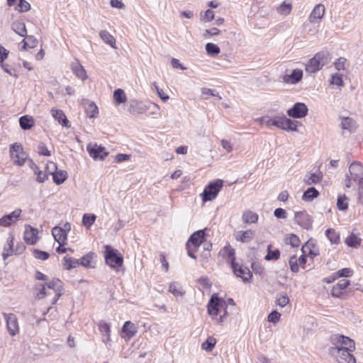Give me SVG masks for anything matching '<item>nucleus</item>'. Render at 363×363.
Returning a JSON list of instances; mask_svg holds the SVG:
<instances>
[{
    "label": "nucleus",
    "instance_id": "1",
    "mask_svg": "<svg viewBox=\"0 0 363 363\" xmlns=\"http://www.w3.org/2000/svg\"><path fill=\"white\" fill-rule=\"evenodd\" d=\"M357 182L359 201L363 206V164L359 162H354L349 167V174L345 176V186L350 188Z\"/></svg>",
    "mask_w": 363,
    "mask_h": 363
},
{
    "label": "nucleus",
    "instance_id": "2",
    "mask_svg": "<svg viewBox=\"0 0 363 363\" xmlns=\"http://www.w3.org/2000/svg\"><path fill=\"white\" fill-rule=\"evenodd\" d=\"M207 308L208 314L212 319L216 320V323L220 324L223 322L224 317L227 313V306L222 298H218L216 294H213Z\"/></svg>",
    "mask_w": 363,
    "mask_h": 363
},
{
    "label": "nucleus",
    "instance_id": "3",
    "mask_svg": "<svg viewBox=\"0 0 363 363\" xmlns=\"http://www.w3.org/2000/svg\"><path fill=\"white\" fill-rule=\"evenodd\" d=\"M105 260L108 265L112 268L122 266L123 257L117 250L112 249L109 245L105 246Z\"/></svg>",
    "mask_w": 363,
    "mask_h": 363
},
{
    "label": "nucleus",
    "instance_id": "4",
    "mask_svg": "<svg viewBox=\"0 0 363 363\" xmlns=\"http://www.w3.org/2000/svg\"><path fill=\"white\" fill-rule=\"evenodd\" d=\"M352 350L330 347L329 353L338 363H356L354 357L350 353Z\"/></svg>",
    "mask_w": 363,
    "mask_h": 363
},
{
    "label": "nucleus",
    "instance_id": "5",
    "mask_svg": "<svg viewBox=\"0 0 363 363\" xmlns=\"http://www.w3.org/2000/svg\"><path fill=\"white\" fill-rule=\"evenodd\" d=\"M274 126L286 131H297V127L300 123L297 121L289 119L285 116H273Z\"/></svg>",
    "mask_w": 363,
    "mask_h": 363
},
{
    "label": "nucleus",
    "instance_id": "6",
    "mask_svg": "<svg viewBox=\"0 0 363 363\" xmlns=\"http://www.w3.org/2000/svg\"><path fill=\"white\" fill-rule=\"evenodd\" d=\"M223 185V182L221 179L211 182L203 190L202 194L203 201L205 202L214 199L222 189Z\"/></svg>",
    "mask_w": 363,
    "mask_h": 363
},
{
    "label": "nucleus",
    "instance_id": "7",
    "mask_svg": "<svg viewBox=\"0 0 363 363\" xmlns=\"http://www.w3.org/2000/svg\"><path fill=\"white\" fill-rule=\"evenodd\" d=\"M11 157L16 164L23 166L27 159L26 152H23L21 145L14 143L10 147Z\"/></svg>",
    "mask_w": 363,
    "mask_h": 363
},
{
    "label": "nucleus",
    "instance_id": "8",
    "mask_svg": "<svg viewBox=\"0 0 363 363\" xmlns=\"http://www.w3.org/2000/svg\"><path fill=\"white\" fill-rule=\"evenodd\" d=\"M333 347L344 350H354V342L348 337L340 335H335L332 337Z\"/></svg>",
    "mask_w": 363,
    "mask_h": 363
},
{
    "label": "nucleus",
    "instance_id": "9",
    "mask_svg": "<svg viewBox=\"0 0 363 363\" xmlns=\"http://www.w3.org/2000/svg\"><path fill=\"white\" fill-rule=\"evenodd\" d=\"M47 169L50 174L52 175V179L56 184H62L67 177V173L65 170H57L55 163L50 162L47 164Z\"/></svg>",
    "mask_w": 363,
    "mask_h": 363
},
{
    "label": "nucleus",
    "instance_id": "10",
    "mask_svg": "<svg viewBox=\"0 0 363 363\" xmlns=\"http://www.w3.org/2000/svg\"><path fill=\"white\" fill-rule=\"evenodd\" d=\"M2 315L6 322V328L11 336H15L19 333L18 318L14 313H2Z\"/></svg>",
    "mask_w": 363,
    "mask_h": 363
},
{
    "label": "nucleus",
    "instance_id": "11",
    "mask_svg": "<svg viewBox=\"0 0 363 363\" xmlns=\"http://www.w3.org/2000/svg\"><path fill=\"white\" fill-rule=\"evenodd\" d=\"M231 267L236 277H240L245 283L250 281L252 277V274L247 267L233 262Z\"/></svg>",
    "mask_w": 363,
    "mask_h": 363
},
{
    "label": "nucleus",
    "instance_id": "12",
    "mask_svg": "<svg viewBox=\"0 0 363 363\" xmlns=\"http://www.w3.org/2000/svg\"><path fill=\"white\" fill-rule=\"evenodd\" d=\"M86 149L89 155L94 160H103L108 155V152L104 147L98 145L96 143L89 144Z\"/></svg>",
    "mask_w": 363,
    "mask_h": 363
},
{
    "label": "nucleus",
    "instance_id": "13",
    "mask_svg": "<svg viewBox=\"0 0 363 363\" xmlns=\"http://www.w3.org/2000/svg\"><path fill=\"white\" fill-rule=\"evenodd\" d=\"M308 111V109L305 104L297 102L287 111V114L294 118H301L307 115Z\"/></svg>",
    "mask_w": 363,
    "mask_h": 363
},
{
    "label": "nucleus",
    "instance_id": "14",
    "mask_svg": "<svg viewBox=\"0 0 363 363\" xmlns=\"http://www.w3.org/2000/svg\"><path fill=\"white\" fill-rule=\"evenodd\" d=\"M22 213L21 208H16L11 213L0 218V226L9 227L15 224L20 218Z\"/></svg>",
    "mask_w": 363,
    "mask_h": 363
},
{
    "label": "nucleus",
    "instance_id": "15",
    "mask_svg": "<svg viewBox=\"0 0 363 363\" xmlns=\"http://www.w3.org/2000/svg\"><path fill=\"white\" fill-rule=\"evenodd\" d=\"M295 221L297 224L306 230H308L312 227L313 220L306 212H296L295 213Z\"/></svg>",
    "mask_w": 363,
    "mask_h": 363
},
{
    "label": "nucleus",
    "instance_id": "16",
    "mask_svg": "<svg viewBox=\"0 0 363 363\" xmlns=\"http://www.w3.org/2000/svg\"><path fill=\"white\" fill-rule=\"evenodd\" d=\"M38 230L30 225H25L24 241L28 245H34L38 240Z\"/></svg>",
    "mask_w": 363,
    "mask_h": 363
},
{
    "label": "nucleus",
    "instance_id": "17",
    "mask_svg": "<svg viewBox=\"0 0 363 363\" xmlns=\"http://www.w3.org/2000/svg\"><path fill=\"white\" fill-rule=\"evenodd\" d=\"M149 109V107L142 101L130 100L128 111L131 114H143Z\"/></svg>",
    "mask_w": 363,
    "mask_h": 363
},
{
    "label": "nucleus",
    "instance_id": "18",
    "mask_svg": "<svg viewBox=\"0 0 363 363\" xmlns=\"http://www.w3.org/2000/svg\"><path fill=\"white\" fill-rule=\"evenodd\" d=\"M325 11V6L322 4H317L308 17L310 23H318L323 17Z\"/></svg>",
    "mask_w": 363,
    "mask_h": 363
},
{
    "label": "nucleus",
    "instance_id": "19",
    "mask_svg": "<svg viewBox=\"0 0 363 363\" xmlns=\"http://www.w3.org/2000/svg\"><path fill=\"white\" fill-rule=\"evenodd\" d=\"M303 77V71L299 69H295L290 74H285L283 77V82L286 84H295L300 82Z\"/></svg>",
    "mask_w": 363,
    "mask_h": 363
},
{
    "label": "nucleus",
    "instance_id": "20",
    "mask_svg": "<svg viewBox=\"0 0 363 363\" xmlns=\"http://www.w3.org/2000/svg\"><path fill=\"white\" fill-rule=\"evenodd\" d=\"M138 332L136 326L130 321L125 322L122 327V337L125 340H130Z\"/></svg>",
    "mask_w": 363,
    "mask_h": 363
},
{
    "label": "nucleus",
    "instance_id": "21",
    "mask_svg": "<svg viewBox=\"0 0 363 363\" xmlns=\"http://www.w3.org/2000/svg\"><path fill=\"white\" fill-rule=\"evenodd\" d=\"M204 230H197L191 235L186 243H189L195 249H198L204 240Z\"/></svg>",
    "mask_w": 363,
    "mask_h": 363
},
{
    "label": "nucleus",
    "instance_id": "22",
    "mask_svg": "<svg viewBox=\"0 0 363 363\" xmlns=\"http://www.w3.org/2000/svg\"><path fill=\"white\" fill-rule=\"evenodd\" d=\"M71 69L76 77L82 81L87 78L86 72L84 67L79 63L78 60L72 63Z\"/></svg>",
    "mask_w": 363,
    "mask_h": 363
},
{
    "label": "nucleus",
    "instance_id": "23",
    "mask_svg": "<svg viewBox=\"0 0 363 363\" xmlns=\"http://www.w3.org/2000/svg\"><path fill=\"white\" fill-rule=\"evenodd\" d=\"M52 234L55 241H57L60 245H64L66 244L67 235V233H64L63 230H61V227H54L52 229Z\"/></svg>",
    "mask_w": 363,
    "mask_h": 363
},
{
    "label": "nucleus",
    "instance_id": "24",
    "mask_svg": "<svg viewBox=\"0 0 363 363\" xmlns=\"http://www.w3.org/2000/svg\"><path fill=\"white\" fill-rule=\"evenodd\" d=\"M255 233L253 230H247L245 231H238L235 233V238L236 240L241 241L242 242H248L253 239Z\"/></svg>",
    "mask_w": 363,
    "mask_h": 363
},
{
    "label": "nucleus",
    "instance_id": "25",
    "mask_svg": "<svg viewBox=\"0 0 363 363\" xmlns=\"http://www.w3.org/2000/svg\"><path fill=\"white\" fill-rule=\"evenodd\" d=\"M321 69L322 67L320 66V62L316 58V55H315L313 58L309 60V61L306 65L305 67L306 71L310 74L315 73Z\"/></svg>",
    "mask_w": 363,
    "mask_h": 363
},
{
    "label": "nucleus",
    "instance_id": "26",
    "mask_svg": "<svg viewBox=\"0 0 363 363\" xmlns=\"http://www.w3.org/2000/svg\"><path fill=\"white\" fill-rule=\"evenodd\" d=\"M362 239L359 238V234L352 231L351 234L345 238V243L350 247L357 248L361 245Z\"/></svg>",
    "mask_w": 363,
    "mask_h": 363
},
{
    "label": "nucleus",
    "instance_id": "27",
    "mask_svg": "<svg viewBox=\"0 0 363 363\" xmlns=\"http://www.w3.org/2000/svg\"><path fill=\"white\" fill-rule=\"evenodd\" d=\"M84 109L86 114L89 118H95L98 113V107L96 105L90 101H85L84 102Z\"/></svg>",
    "mask_w": 363,
    "mask_h": 363
},
{
    "label": "nucleus",
    "instance_id": "28",
    "mask_svg": "<svg viewBox=\"0 0 363 363\" xmlns=\"http://www.w3.org/2000/svg\"><path fill=\"white\" fill-rule=\"evenodd\" d=\"M11 29L18 35L21 37H25L27 35V30L26 25L21 21H16L11 24Z\"/></svg>",
    "mask_w": 363,
    "mask_h": 363
},
{
    "label": "nucleus",
    "instance_id": "29",
    "mask_svg": "<svg viewBox=\"0 0 363 363\" xmlns=\"http://www.w3.org/2000/svg\"><path fill=\"white\" fill-rule=\"evenodd\" d=\"M51 114L62 126H67L68 120L62 110L52 108Z\"/></svg>",
    "mask_w": 363,
    "mask_h": 363
},
{
    "label": "nucleus",
    "instance_id": "30",
    "mask_svg": "<svg viewBox=\"0 0 363 363\" xmlns=\"http://www.w3.org/2000/svg\"><path fill=\"white\" fill-rule=\"evenodd\" d=\"M316 55V58L320 62V66L323 67L324 65H328L332 60L331 55L327 50H322Z\"/></svg>",
    "mask_w": 363,
    "mask_h": 363
},
{
    "label": "nucleus",
    "instance_id": "31",
    "mask_svg": "<svg viewBox=\"0 0 363 363\" xmlns=\"http://www.w3.org/2000/svg\"><path fill=\"white\" fill-rule=\"evenodd\" d=\"M169 292L172 293L175 297L183 296L185 291L182 286L177 282H172L169 286Z\"/></svg>",
    "mask_w": 363,
    "mask_h": 363
},
{
    "label": "nucleus",
    "instance_id": "32",
    "mask_svg": "<svg viewBox=\"0 0 363 363\" xmlns=\"http://www.w3.org/2000/svg\"><path fill=\"white\" fill-rule=\"evenodd\" d=\"M113 97L116 105L125 103L127 100L126 94L122 89H116L113 91Z\"/></svg>",
    "mask_w": 363,
    "mask_h": 363
},
{
    "label": "nucleus",
    "instance_id": "33",
    "mask_svg": "<svg viewBox=\"0 0 363 363\" xmlns=\"http://www.w3.org/2000/svg\"><path fill=\"white\" fill-rule=\"evenodd\" d=\"M100 38L106 44L109 45L113 48H116V39L113 35H111L106 30H101L99 33Z\"/></svg>",
    "mask_w": 363,
    "mask_h": 363
},
{
    "label": "nucleus",
    "instance_id": "34",
    "mask_svg": "<svg viewBox=\"0 0 363 363\" xmlns=\"http://www.w3.org/2000/svg\"><path fill=\"white\" fill-rule=\"evenodd\" d=\"M341 127L344 130L352 132L355 129L356 123L355 121L350 117H342L341 118Z\"/></svg>",
    "mask_w": 363,
    "mask_h": 363
},
{
    "label": "nucleus",
    "instance_id": "35",
    "mask_svg": "<svg viewBox=\"0 0 363 363\" xmlns=\"http://www.w3.org/2000/svg\"><path fill=\"white\" fill-rule=\"evenodd\" d=\"M242 220L245 223H255L258 220V215L251 211H245L242 213Z\"/></svg>",
    "mask_w": 363,
    "mask_h": 363
},
{
    "label": "nucleus",
    "instance_id": "36",
    "mask_svg": "<svg viewBox=\"0 0 363 363\" xmlns=\"http://www.w3.org/2000/svg\"><path fill=\"white\" fill-rule=\"evenodd\" d=\"M21 49L25 50L26 48H33L38 45V40L33 35H27L26 39L23 40Z\"/></svg>",
    "mask_w": 363,
    "mask_h": 363
},
{
    "label": "nucleus",
    "instance_id": "37",
    "mask_svg": "<svg viewBox=\"0 0 363 363\" xmlns=\"http://www.w3.org/2000/svg\"><path fill=\"white\" fill-rule=\"evenodd\" d=\"M99 328L100 332L104 335V336H106V338L103 339V341L105 343H107L110 340V324L106 323V322H100L99 324Z\"/></svg>",
    "mask_w": 363,
    "mask_h": 363
},
{
    "label": "nucleus",
    "instance_id": "38",
    "mask_svg": "<svg viewBox=\"0 0 363 363\" xmlns=\"http://www.w3.org/2000/svg\"><path fill=\"white\" fill-rule=\"evenodd\" d=\"M20 126L23 130L30 129L33 125L34 121L31 116H21L19 119Z\"/></svg>",
    "mask_w": 363,
    "mask_h": 363
},
{
    "label": "nucleus",
    "instance_id": "39",
    "mask_svg": "<svg viewBox=\"0 0 363 363\" xmlns=\"http://www.w3.org/2000/svg\"><path fill=\"white\" fill-rule=\"evenodd\" d=\"M325 235L331 244H338L340 242V234L333 228H328L325 231Z\"/></svg>",
    "mask_w": 363,
    "mask_h": 363
},
{
    "label": "nucleus",
    "instance_id": "40",
    "mask_svg": "<svg viewBox=\"0 0 363 363\" xmlns=\"http://www.w3.org/2000/svg\"><path fill=\"white\" fill-rule=\"evenodd\" d=\"M319 192L314 187L308 188L303 194L302 199L306 201H311L318 197Z\"/></svg>",
    "mask_w": 363,
    "mask_h": 363
},
{
    "label": "nucleus",
    "instance_id": "41",
    "mask_svg": "<svg viewBox=\"0 0 363 363\" xmlns=\"http://www.w3.org/2000/svg\"><path fill=\"white\" fill-rule=\"evenodd\" d=\"M64 268L69 270L77 267L79 264V260L70 257L65 256L64 257Z\"/></svg>",
    "mask_w": 363,
    "mask_h": 363
},
{
    "label": "nucleus",
    "instance_id": "42",
    "mask_svg": "<svg viewBox=\"0 0 363 363\" xmlns=\"http://www.w3.org/2000/svg\"><path fill=\"white\" fill-rule=\"evenodd\" d=\"M322 176L319 173H310L306 176V178L304 179V182L307 185H312L319 182Z\"/></svg>",
    "mask_w": 363,
    "mask_h": 363
},
{
    "label": "nucleus",
    "instance_id": "43",
    "mask_svg": "<svg viewBox=\"0 0 363 363\" xmlns=\"http://www.w3.org/2000/svg\"><path fill=\"white\" fill-rule=\"evenodd\" d=\"M47 287L53 289L56 293H62L63 287L62 281L58 279H54L47 284Z\"/></svg>",
    "mask_w": 363,
    "mask_h": 363
},
{
    "label": "nucleus",
    "instance_id": "44",
    "mask_svg": "<svg viewBox=\"0 0 363 363\" xmlns=\"http://www.w3.org/2000/svg\"><path fill=\"white\" fill-rule=\"evenodd\" d=\"M206 51L208 55L214 57L220 53V50L217 45L212 43H208L206 45Z\"/></svg>",
    "mask_w": 363,
    "mask_h": 363
},
{
    "label": "nucleus",
    "instance_id": "45",
    "mask_svg": "<svg viewBox=\"0 0 363 363\" xmlns=\"http://www.w3.org/2000/svg\"><path fill=\"white\" fill-rule=\"evenodd\" d=\"M35 290V296L38 299H42L45 297L47 295L46 291H45V285L44 284H36L34 287Z\"/></svg>",
    "mask_w": 363,
    "mask_h": 363
},
{
    "label": "nucleus",
    "instance_id": "46",
    "mask_svg": "<svg viewBox=\"0 0 363 363\" xmlns=\"http://www.w3.org/2000/svg\"><path fill=\"white\" fill-rule=\"evenodd\" d=\"M96 216L94 214L85 213L82 218V224L89 228L95 222Z\"/></svg>",
    "mask_w": 363,
    "mask_h": 363
},
{
    "label": "nucleus",
    "instance_id": "47",
    "mask_svg": "<svg viewBox=\"0 0 363 363\" xmlns=\"http://www.w3.org/2000/svg\"><path fill=\"white\" fill-rule=\"evenodd\" d=\"M276 302L280 307H284L289 303V298L286 293L281 292L277 295Z\"/></svg>",
    "mask_w": 363,
    "mask_h": 363
},
{
    "label": "nucleus",
    "instance_id": "48",
    "mask_svg": "<svg viewBox=\"0 0 363 363\" xmlns=\"http://www.w3.org/2000/svg\"><path fill=\"white\" fill-rule=\"evenodd\" d=\"M216 343V340L213 337H208L207 340L202 343L201 348L207 352H211Z\"/></svg>",
    "mask_w": 363,
    "mask_h": 363
},
{
    "label": "nucleus",
    "instance_id": "49",
    "mask_svg": "<svg viewBox=\"0 0 363 363\" xmlns=\"http://www.w3.org/2000/svg\"><path fill=\"white\" fill-rule=\"evenodd\" d=\"M292 6L290 3L284 1L277 9V11L279 14L286 16L290 13Z\"/></svg>",
    "mask_w": 363,
    "mask_h": 363
},
{
    "label": "nucleus",
    "instance_id": "50",
    "mask_svg": "<svg viewBox=\"0 0 363 363\" xmlns=\"http://www.w3.org/2000/svg\"><path fill=\"white\" fill-rule=\"evenodd\" d=\"M347 198L345 195H340L337 198V206L339 210L345 211L348 208Z\"/></svg>",
    "mask_w": 363,
    "mask_h": 363
},
{
    "label": "nucleus",
    "instance_id": "51",
    "mask_svg": "<svg viewBox=\"0 0 363 363\" xmlns=\"http://www.w3.org/2000/svg\"><path fill=\"white\" fill-rule=\"evenodd\" d=\"M34 174L36 175V181L38 183H43L48 179V174H50L48 173V171L47 169L45 172H43V171L40 170V169L38 168L36 172H34Z\"/></svg>",
    "mask_w": 363,
    "mask_h": 363
},
{
    "label": "nucleus",
    "instance_id": "52",
    "mask_svg": "<svg viewBox=\"0 0 363 363\" xmlns=\"http://www.w3.org/2000/svg\"><path fill=\"white\" fill-rule=\"evenodd\" d=\"M271 245L268 246L267 254L265 256L267 260H277L279 258L280 252L279 250H271Z\"/></svg>",
    "mask_w": 363,
    "mask_h": 363
},
{
    "label": "nucleus",
    "instance_id": "53",
    "mask_svg": "<svg viewBox=\"0 0 363 363\" xmlns=\"http://www.w3.org/2000/svg\"><path fill=\"white\" fill-rule=\"evenodd\" d=\"M223 252L226 255L227 257L230 259V264L233 265V262H235V250L228 245L223 248Z\"/></svg>",
    "mask_w": 363,
    "mask_h": 363
},
{
    "label": "nucleus",
    "instance_id": "54",
    "mask_svg": "<svg viewBox=\"0 0 363 363\" xmlns=\"http://www.w3.org/2000/svg\"><path fill=\"white\" fill-rule=\"evenodd\" d=\"M152 89H155L156 91H157V94L158 95V96L163 101H168V99H169V96L164 93L163 90L160 89L157 84L156 82H154L152 84Z\"/></svg>",
    "mask_w": 363,
    "mask_h": 363
},
{
    "label": "nucleus",
    "instance_id": "55",
    "mask_svg": "<svg viewBox=\"0 0 363 363\" xmlns=\"http://www.w3.org/2000/svg\"><path fill=\"white\" fill-rule=\"evenodd\" d=\"M93 258V253H88L83 256L79 260V264L86 267H91V261Z\"/></svg>",
    "mask_w": 363,
    "mask_h": 363
},
{
    "label": "nucleus",
    "instance_id": "56",
    "mask_svg": "<svg viewBox=\"0 0 363 363\" xmlns=\"http://www.w3.org/2000/svg\"><path fill=\"white\" fill-rule=\"evenodd\" d=\"M33 256L40 260H46L49 257V254L47 252L42 251L40 250H34L33 252Z\"/></svg>",
    "mask_w": 363,
    "mask_h": 363
},
{
    "label": "nucleus",
    "instance_id": "57",
    "mask_svg": "<svg viewBox=\"0 0 363 363\" xmlns=\"http://www.w3.org/2000/svg\"><path fill=\"white\" fill-rule=\"evenodd\" d=\"M289 265H290L291 270L293 272H298L299 267H298V259L296 255H293V256L290 257Z\"/></svg>",
    "mask_w": 363,
    "mask_h": 363
},
{
    "label": "nucleus",
    "instance_id": "58",
    "mask_svg": "<svg viewBox=\"0 0 363 363\" xmlns=\"http://www.w3.org/2000/svg\"><path fill=\"white\" fill-rule=\"evenodd\" d=\"M30 9V4L26 0H19L16 9L19 12H25Z\"/></svg>",
    "mask_w": 363,
    "mask_h": 363
},
{
    "label": "nucleus",
    "instance_id": "59",
    "mask_svg": "<svg viewBox=\"0 0 363 363\" xmlns=\"http://www.w3.org/2000/svg\"><path fill=\"white\" fill-rule=\"evenodd\" d=\"M261 125H265L268 127L274 126L273 117L269 118V116H263L262 118H259L256 119Z\"/></svg>",
    "mask_w": 363,
    "mask_h": 363
},
{
    "label": "nucleus",
    "instance_id": "60",
    "mask_svg": "<svg viewBox=\"0 0 363 363\" xmlns=\"http://www.w3.org/2000/svg\"><path fill=\"white\" fill-rule=\"evenodd\" d=\"M346 62L347 60L345 57H340L335 62L334 65L337 70H344L345 69Z\"/></svg>",
    "mask_w": 363,
    "mask_h": 363
},
{
    "label": "nucleus",
    "instance_id": "61",
    "mask_svg": "<svg viewBox=\"0 0 363 363\" xmlns=\"http://www.w3.org/2000/svg\"><path fill=\"white\" fill-rule=\"evenodd\" d=\"M342 79L341 75L335 74L331 76L330 83L333 85L341 86L342 84Z\"/></svg>",
    "mask_w": 363,
    "mask_h": 363
},
{
    "label": "nucleus",
    "instance_id": "62",
    "mask_svg": "<svg viewBox=\"0 0 363 363\" xmlns=\"http://www.w3.org/2000/svg\"><path fill=\"white\" fill-rule=\"evenodd\" d=\"M38 152L40 155L50 156V151L48 150L45 145L43 143H40L38 146Z\"/></svg>",
    "mask_w": 363,
    "mask_h": 363
},
{
    "label": "nucleus",
    "instance_id": "63",
    "mask_svg": "<svg viewBox=\"0 0 363 363\" xmlns=\"http://www.w3.org/2000/svg\"><path fill=\"white\" fill-rule=\"evenodd\" d=\"M352 270L349 268L342 269L336 272L338 278L339 277H349L352 275Z\"/></svg>",
    "mask_w": 363,
    "mask_h": 363
},
{
    "label": "nucleus",
    "instance_id": "64",
    "mask_svg": "<svg viewBox=\"0 0 363 363\" xmlns=\"http://www.w3.org/2000/svg\"><path fill=\"white\" fill-rule=\"evenodd\" d=\"M214 18V13L213 11L208 9L204 14L201 16V20L205 22H210Z\"/></svg>",
    "mask_w": 363,
    "mask_h": 363
}]
</instances>
